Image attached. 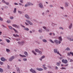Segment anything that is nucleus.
I'll list each match as a JSON object with an SVG mask.
<instances>
[{
    "instance_id": "obj_62",
    "label": "nucleus",
    "mask_w": 73,
    "mask_h": 73,
    "mask_svg": "<svg viewBox=\"0 0 73 73\" xmlns=\"http://www.w3.org/2000/svg\"><path fill=\"white\" fill-rule=\"evenodd\" d=\"M60 60H62V57H60Z\"/></svg>"
},
{
    "instance_id": "obj_49",
    "label": "nucleus",
    "mask_w": 73,
    "mask_h": 73,
    "mask_svg": "<svg viewBox=\"0 0 73 73\" xmlns=\"http://www.w3.org/2000/svg\"><path fill=\"white\" fill-rule=\"evenodd\" d=\"M16 27L17 28H20V27L19 26H17H17H16Z\"/></svg>"
},
{
    "instance_id": "obj_25",
    "label": "nucleus",
    "mask_w": 73,
    "mask_h": 73,
    "mask_svg": "<svg viewBox=\"0 0 73 73\" xmlns=\"http://www.w3.org/2000/svg\"><path fill=\"white\" fill-rule=\"evenodd\" d=\"M6 50L7 52H10V50L8 49H6Z\"/></svg>"
},
{
    "instance_id": "obj_15",
    "label": "nucleus",
    "mask_w": 73,
    "mask_h": 73,
    "mask_svg": "<svg viewBox=\"0 0 73 73\" xmlns=\"http://www.w3.org/2000/svg\"><path fill=\"white\" fill-rule=\"evenodd\" d=\"M42 66H43L44 69V70H46V69H47V68L45 67V64L43 65Z\"/></svg>"
},
{
    "instance_id": "obj_28",
    "label": "nucleus",
    "mask_w": 73,
    "mask_h": 73,
    "mask_svg": "<svg viewBox=\"0 0 73 73\" xmlns=\"http://www.w3.org/2000/svg\"><path fill=\"white\" fill-rule=\"evenodd\" d=\"M42 41L43 42H47V41L46 40L44 39Z\"/></svg>"
},
{
    "instance_id": "obj_34",
    "label": "nucleus",
    "mask_w": 73,
    "mask_h": 73,
    "mask_svg": "<svg viewBox=\"0 0 73 73\" xmlns=\"http://www.w3.org/2000/svg\"><path fill=\"white\" fill-rule=\"evenodd\" d=\"M45 57V56L44 55L43 56H42L41 58L42 59H43V58H44Z\"/></svg>"
},
{
    "instance_id": "obj_60",
    "label": "nucleus",
    "mask_w": 73,
    "mask_h": 73,
    "mask_svg": "<svg viewBox=\"0 0 73 73\" xmlns=\"http://www.w3.org/2000/svg\"><path fill=\"white\" fill-rule=\"evenodd\" d=\"M42 58H40V61H41L42 60Z\"/></svg>"
},
{
    "instance_id": "obj_56",
    "label": "nucleus",
    "mask_w": 73,
    "mask_h": 73,
    "mask_svg": "<svg viewBox=\"0 0 73 73\" xmlns=\"http://www.w3.org/2000/svg\"><path fill=\"white\" fill-rule=\"evenodd\" d=\"M25 24L27 25H28V23H25Z\"/></svg>"
},
{
    "instance_id": "obj_55",
    "label": "nucleus",
    "mask_w": 73,
    "mask_h": 73,
    "mask_svg": "<svg viewBox=\"0 0 73 73\" xmlns=\"http://www.w3.org/2000/svg\"><path fill=\"white\" fill-rule=\"evenodd\" d=\"M20 2H21V3H23V1H22V0L20 1Z\"/></svg>"
},
{
    "instance_id": "obj_53",
    "label": "nucleus",
    "mask_w": 73,
    "mask_h": 73,
    "mask_svg": "<svg viewBox=\"0 0 73 73\" xmlns=\"http://www.w3.org/2000/svg\"><path fill=\"white\" fill-rule=\"evenodd\" d=\"M19 5H22V4L20 3H19Z\"/></svg>"
},
{
    "instance_id": "obj_38",
    "label": "nucleus",
    "mask_w": 73,
    "mask_h": 73,
    "mask_svg": "<svg viewBox=\"0 0 73 73\" xmlns=\"http://www.w3.org/2000/svg\"><path fill=\"white\" fill-rule=\"evenodd\" d=\"M23 60L25 61H27V59H26V58H24L23 59Z\"/></svg>"
},
{
    "instance_id": "obj_42",
    "label": "nucleus",
    "mask_w": 73,
    "mask_h": 73,
    "mask_svg": "<svg viewBox=\"0 0 73 73\" xmlns=\"http://www.w3.org/2000/svg\"><path fill=\"white\" fill-rule=\"evenodd\" d=\"M18 13H19L20 14H21L22 13L20 11H18Z\"/></svg>"
},
{
    "instance_id": "obj_11",
    "label": "nucleus",
    "mask_w": 73,
    "mask_h": 73,
    "mask_svg": "<svg viewBox=\"0 0 73 73\" xmlns=\"http://www.w3.org/2000/svg\"><path fill=\"white\" fill-rule=\"evenodd\" d=\"M1 60L2 61H5L6 60L5 59V58H1Z\"/></svg>"
},
{
    "instance_id": "obj_29",
    "label": "nucleus",
    "mask_w": 73,
    "mask_h": 73,
    "mask_svg": "<svg viewBox=\"0 0 73 73\" xmlns=\"http://www.w3.org/2000/svg\"><path fill=\"white\" fill-rule=\"evenodd\" d=\"M49 41H50V42H52V43H54V42L52 40L50 39Z\"/></svg>"
},
{
    "instance_id": "obj_17",
    "label": "nucleus",
    "mask_w": 73,
    "mask_h": 73,
    "mask_svg": "<svg viewBox=\"0 0 73 73\" xmlns=\"http://www.w3.org/2000/svg\"><path fill=\"white\" fill-rule=\"evenodd\" d=\"M24 54L25 55V56H28V53L27 52H24Z\"/></svg>"
},
{
    "instance_id": "obj_39",
    "label": "nucleus",
    "mask_w": 73,
    "mask_h": 73,
    "mask_svg": "<svg viewBox=\"0 0 73 73\" xmlns=\"http://www.w3.org/2000/svg\"><path fill=\"white\" fill-rule=\"evenodd\" d=\"M3 62L0 61V65H3Z\"/></svg>"
},
{
    "instance_id": "obj_33",
    "label": "nucleus",
    "mask_w": 73,
    "mask_h": 73,
    "mask_svg": "<svg viewBox=\"0 0 73 73\" xmlns=\"http://www.w3.org/2000/svg\"><path fill=\"white\" fill-rule=\"evenodd\" d=\"M7 23H11V21L8 20L7 21Z\"/></svg>"
},
{
    "instance_id": "obj_46",
    "label": "nucleus",
    "mask_w": 73,
    "mask_h": 73,
    "mask_svg": "<svg viewBox=\"0 0 73 73\" xmlns=\"http://www.w3.org/2000/svg\"><path fill=\"white\" fill-rule=\"evenodd\" d=\"M61 69H65V70L66 69V68L62 67L61 68Z\"/></svg>"
},
{
    "instance_id": "obj_10",
    "label": "nucleus",
    "mask_w": 73,
    "mask_h": 73,
    "mask_svg": "<svg viewBox=\"0 0 73 73\" xmlns=\"http://www.w3.org/2000/svg\"><path fill=\"white\" fill-rule=\"evenodd\" d=\"M36 70H38L39 71H42V70H43V69H42V68H36Z\"/></svg>"
},
{
    "instance_id": "obj_57",
    "label": "nucleus",
    "mask_w": 73,
    "mask_h": 73,
    "mask_svg": "<svg viewBox=\"0 0 73 73\" xmlns=\"http://www.w3.org/2000/svg\"><path fill=\"white\" fill-rule=\"evenodd\" d=\"M19 55L20 56H21V57H23V55L21 54H20Z\"/></svg>"
},
{
    "instance_id": "obj_16",
    "label": "nucleus",
    "mask_w": 73,
    "mask_h": 73,
    "mask_svg": "<svg viewBox=\"0 0 73 73\" xmlns=\"http://www.w3.org/2000/svg\"><path fill=\"white\" fill-rule=\"evenodd\" d=\"M8 27L9 28L11 29V30H12V29H14V28H13V27L9 26H8Z\"/></svg>"
},
{
    "instance_id": "obj_8",
    "label": "nucleus",
    "mask_w": 73,
    "mask_h": 73,
    "mask_svg": "<svg viewBox=\"0 0 73 73\" xmlns=\"http://www.w3.org/2000/svg\"><path fill=\"white\" fill-rule=\"evenodd\" d=\"M18 43L19 44H20V45H22L24 44V42L23 41H22L21 42H18Z\"/></svg>"
},
{
    "instance_id": "obj_50",
    "label": "nucleus",
    "mask_w": 73,
    "mask_h": 73,
    "mask_svg": "<svg viewBox=\"0 0 73 73\" xmlns=\"http://www.w3.org/2000/svg\"><path fill=\"white\" fill-rule=\"evenodd\" d=\"M58 44H60V43H61V42L60 41H59L58 42Z\"/></svg>"
},
{
    "instance_id": "obj_24",
    "label": "nucleus",
    "mask_w": 73,
    "mask_h": 73,
    "mask_svg": "<svg viewBox=\"0 0 73 73\" xmlns=\"http://www.w3.org/2000/svg\"><path fill=\"white\" fill-rule=\"evenodd\" d=\"M13 12L14 13H16V8H15L14 9V11H13Z\"/></svg>"
},
{
    "instance_id": "obj_47",
    "label": "nucleus",
    "mask_w": 73,
    "mask_h": 73,
    "mask_svg": "<svg viewBox=\"0 0 73 73\" xmlns=\"http://www.w3.org/2000/svg\"><path fill=\"white\" fill-rule=\"evenodd\" d=\"M2 3H5V2L4 0H2Z\"/></svg>"
},
{
    "instance_id": "obj_59",
    "label": "nucleus",
    "mask_w": 73,
    "mask_h": 73,
    "mask_svg": "<svg viewBox=\"0 0 73 73\" xmlns=\"http://www.w3.org/2000/svg\"><path fill=\"white\" fill-rule=\"evenodd\" d=\"M21 26L22 27H23V28H25V26H24L23 25H21Z\"/></svg>"
},
{
    "instance_id": "obj_13",
    "label": "nucleus",
    "mask_w": 73,
    "mask_h": 73,
    "mask_svg": "<svg viewBox=\"0 0 73 73\" xmlns=\"http://www.w3.org/2000/svg\"><path fill=\"white\" fill-rule=\"evenodd\" d=\"M13 36H14V37H19V35L16 34V35L15 34H13Z\"/></svg>"
},
{
    "instance_id": "obj_51",
    "label": "nucleus",
    "mask_w": 73,
    "mask_h": 73,
    "mask_svg": "<svg viewBox=\"0 0 73 73\" xmlns=\"http://www.w3.org/2000/svg\"><path fill=\"white\" fill-rule=\"evenodd\" d=\"M43 28L44 29H46V27H43Z\"/></svg>"
},
{
    "instance_id": "obj_54",
    "label": "nucleus",
    "mask_w": 73,
    "mask_h": 73,
    "mask_svg": "<svg viewBox=\"0 0 73 73\" xmlns=\"http://www.w3.org/2000/svg\"><path fill=\"white\" fill-rule=\"evenodd\" d=\"M50 7L51 8H52V7H53V6L52 5H50Z\"/></svg>"
},
{
    "instance_id": "obj_22",
    "label": "nucleus",
    "mask_w": 73,
    "mask_h": 73,
    "mask_svg": "<svg viewBox=\"0 0 73 73\" xmlns=\"http://www.w3.org/2000/svg\"><path fill=\"white\" fill-rule=\"evenodd\" d=\"M65 6L66 7H68V3H65Z\"/></svg>"
},
{
    "instance_id": "obj_45",
    "label": "nucleus",
    "mask_w": 73,
    "mask_h": 73,
    "mask_svg": "<svg viewBox=\"0 0 73 73\" xmlns=\"http://www.w3.org/2000/svg\"><path fill=\"white\" fill-rule=\"evenodd\" d=\"M14 4L15 5H18V3H15Z\"/></svg>"
},
{
    "instance_id": "obj_63",
    "label": "nucleus",
    "mask_w": 73,
    "mask_h": 73,
    "mask_svg": "<svg viewBox=\"0 0 73 73\" xmlns=\"http://www.w3.org/2000/svg\"><path fill=\"white\" fill-rule=\"evenodd\" d=\"M46 31L47 32H49V30H48V29L46 30Z\"/></svg>"
},
{
    "instance_id": "obj_64",
    "label": "nucleus",
    "mask_w": 73,
    "mask_h": 73,
    "mask_svg": "<svg viewBox=\"0 0 73 73\" xmlns=\"http://www.w3.org/2000/svg\"><path fill=\"white\" fill-rule=\"evenodd\" d=\"M49 35H50V36H51V35H52V33H49Z\"/></svg>"
},
{
    "instance_id": "obj_7",
    "label": "nucleus",
    "mask_w": 73,
    "mask_h": 73,
    "mask_svg": "<svg viewBox=\"0 0 73 73\" xmlns=\"http://www.w3.org/2000/svg\"><path fill=\"white\" fill-rule=\"evenodd\" d=\"M31 72L32 73H36V72L33 69L31 68L30 70Z\"/></svg>"
},
{
    "instance_id": "obj_30",
    "label": "nucleus",
    "mask_w": 73,
    "mask_h": 73,
    "mask_svg": "<svg viewBox=\"0 0 73 73\" xmlns=\"http://www.w3.org/2000/svg\"><path fill=\"white\" fill-rule=\"evenodd\" d=\"M12 26L13 27H16V26H17V25H16V24H15V25L14 24V25H13Z\"/></svg>"
},
{
    "instance_id": "obj_35",
    "label": "nucleus",
    "mask_w": 73,
    "mask_h": 73,
    "mask_svg": "<svg viewBox=\"0 0 73 73\" xmlns=\"http://www.w3.org/2000/svg\"><path fill=\"white\" fill-rule=\"evenodd\" d=\"M42 29H40V30H39V31H38V32H42Z\"/></svg>"
},
{
    "instance_id": "obj_9",
    "label": "nucleus",
    "mask_w": 73,
    "mask_h": 73,
    "mask_svg": "<svg viewBox=\"0 0 73 73\" xmlns=\"http://www.w3.org/2000/svg\"><path fill=\"white\" fill-rule=\"evenodd\" d=\"M42 4L41 3H40L39 4V7H40V8H42Z\"/></svg>"
},
{
    "instance_id": "obj_43",
    "label": "nucleus",
    "mask_w": 73,
    "mask_h": 73,
    "mask_svg": "<svg viewBox=\"0 0 73 73\" xmlns=\"http://www.w3.org/2000/svg\"><path fill=\"white\" fill-rule=\"evenodd\" d=\"M0 20L1 21H3V19L2 18L0 17Z\"/></svg>"
},
{
    "instance_id": "obj_14",
    "label": "nucleus",
    "mask_w": 73,
    "mask_h": 73,
    "mask_svg": "<svg viewBox=\"0 0 73 73\" xmlns=\"http://www.w3.org/2000/svg\"><path fill=\"white\" fill-rule=\"evenodd\" d=\"M3 72L4 70L3 69L1 68H0V72H1V73H3Z\"/></svg>"
},
{
    "instance_id": "obj_4",
    "label": "nucleus",
    "mask_w": 73,
    "mask_h": 73,
    "mask_svg": "<svg viewBox=\"0 0 73 73\" xmlns=\"http://www.w3.org/2000/svg\"><path fill=\"white\" fill-rule=\"evenodd\" d=\"M62 62L64 63V64H67V63H68V60H65L64 59H62Z\"/></svg>"
},
{
    "instance_id": "obj_3",
    "label": "nucleus",
    "mask_w": 73,
    "mask_h": 73,
    "mask_svg": "<svg viewBox=\"0 0 73 73\" xmlns=\"http://www.w3.org/2000/svg\"><path fill=\"white\" fill-rule=\"evenodd\" d=\"M14 59H15V56H12L9 58V61H12Z\"/></svg>"
},
{
    "instance_id": "obj_19",
    "label": "nucleus",
    "mask_w": 73,
    "mask_h": 73,
    "mask_svg": "<svg viewBox=\"0 0 73 73\" xmlns=\"http://www.w3.org/2000/svg\"><path fill=\"white\" fill-rule=\"evenodd\" d=\"M58 38H59V40H61V41H62V38L61 37V36L59 37Z\"/></svg>"
},
{
    "instance_id": "obj_41",
    "label": "nucleus",
    "mask_w": 73,
    "mask_h": 73,
    "mask_svg": "<svg viewBox=\"0 0 73 73\" xmlns=\"http://www.w3.org/2000/svg\"><path fill=\"white\" fill-rule=\"evenodd\" d=\"M13 30L15 31V32L17 33V31H16V30L15 29H13Z\"/></svg>"
},
{
    "instance_id": "obj_31",
    "label": "nucleus",
    "mask_w": 73,
    "mask_h": 73,
    "mask_svg": "<svg viewBox=\"0 0 73 73\" xmlns=\"http://www.w3.org/2000/svg\"><path fill=\"white\" fill-rule=\"evenodd\" d=\"M32 52L34 54H35V55H36V53L35 52H34V51H32Z\"/></svg>"
},
{
    "instance_id": "obj_5",
    "label": "nucleus",
    "mask_w": 73,
    "mask_h": 73,
    "mask_svg": "<svg viewBox=\"0 0 73 73\" xmlns=\"http://www.w3.org/2000/svg\"><path fill=\"white\" fill-rule=\"evenodd\" d=\"M26 21H27V23H29V24H30V25H33V23H31V22H30V21H28V20H26Z\"/></svg>"
},
{
    "instance_id": "obj_40",
    "label": "nucleus",
    "mask_w": 73,
    "mask_h": 73,
    "mask_svg": "<svg viewBox=\"0 0 73 73\" xmlns=\"http://www.w3.org/2000/svg\"><path fill=\"white\" fill-rule=\"evenodd\" d=\"M66 50H70V48H66Z\"/></svg>"
},
{
    "instance_id": "obj_21",
    "label": "nucleus",
    "mask_w": 73,
    "mask_h": 73,
    "mask_svg": "<svg viewBox=\"0 0 73 73\" xmlns=\"http://www.w3.org/2000/svg\"><path fill=\"white\" fill-rule=\"evenodd\" d=\"M72 24L71 23L70 25L69 26V29H71V28H72Z\"/></svg>"
},
{
    "instance_id": "obj_6",
    "label": "nucleus",
    "mask_w": 73,
    "mask_h": 73,
    "mask_svg": "<svg viewBox=\"0 0 73 73\" xmlns=\"http://www.w3.org/2000/svg\"><path fill=\"white\" fill-rule=\"evenodd\" d=\"M35 51L36 52H38L40 54H42V52L41 51H40L39 50L37 49H35Z\"/></svg>"
},
{
    "instance_id": "obj_44",
    "label": "nucleus",
    "mask_w": 73,
    "mask_h": 73,
    "mask_svg": "<svg viewBox=\"0 0 73 73\" xmlns=\"http://www.w3.org/2000/svg\"><path fill=\"white\" fill-rule=\"evenodd\" d=\"M59 29H62V30L64 29L62 27H59Z\"/></svg>"
},
{
    "instance_id": "obj_2",
    "label": "nucleus",
    "mask_w": 73,
    "mask_h": 73,
    "mask_svg": "<svg viewBox=\"0 0 73 73\" xmlns=\"http://www.w3.org/2000/svg\"><path fill=\"white\" fill-rule=\"evenodd\" d=\"M29 5H33V4L32 3L29 2L27 4L25 5V7H27V6H29Z\"/></svg>"
},
{
    "instance_id": "obj_20",
    "label": "nucleus",
    "mask_w": 73,
    "mask_h": 73,
    "mask_svg": "<svg viewBox=\"0 0 73 73\" xmlns=\"http://www.w3.org/2000/svg\"><path fill=\"white\" fill-rule=\"evenodd\" d=\"M6 41H7V42H8V43L10 42V40H9L7 39H6Z\"/></svg>"
},
{
    "instance_id": "obj_37",
    "label": "nucleus",
    "mask_w": 73,
    "mask_h": 73,
    "mask_svg": "<svg viewBox=\"0 0 73 73\" xmlns=\"http://www.w3.org/2000/svg\"><path fill=\"white\" fill-rule=\"evenodd\" d=\"M5 4H6L7 5H9V3L8 2H5Z\"/></svg>"
},
{
    "instance_id": "obj_36",
    "label": "nucleus",
    "mask_w": 73,
    "mask_h": 73,
    "mask_svg": "<svg viewBox=\"0 0 73 73\" xmlns=\"http://www.w3.org/2000/svg\"><path fill=\"white\" fill-rule=\"evenodd\" d=\"M16 40L18 41H20V38H17L16 39Z\"/></svg>"
},
{
    "instance_id": "obj_18",
    "label": "nucleus",
    "mask_w": 73,
    "mask_h": 73,
    "mask_svg": "<svg viewBox=\"0 0 73 73\" xmlns=\"http://www.w3.org/2000/svg\"><path fill=\"white\" fill-rule=\"evenodd\" d=\"M25 17H27V19H29V16L27 15H25Z\"/></svg>"
},
{
    "instance_id": "obj_23",
    "label": "nucleus",
    "mask_w": 73,
    "mask_h": 73,
    "mask_svg": "<svg viewBox=\"0 0 73 73\" xmlns=\"http://www.w3.org/2000/svg\"><path fill=\"white\" fill-rule=\"evenodd\" d=\"M68 39L70 40V41H73V39H71L70 38H68Z\"/></svg>"
},
{
    "instance_id": "obj_48",
    "label": "nucleus",
    "mask_w": 73,
    "mask_h": 73,
    "mask_svg": "<svg viewBox=\"0 0 73 73\" xmlns=\"http://www.w3.org/2000/svg\"><path fill=\"white\" fill-rule=\"evenodd\" d=\"M10 19H13V17H10Z\"/></svg>"
},
{
    "instance_id": "obj_58",
    "label": "nucleus",
    "mask_w": 73,
    "mask_h": 73,
    "mask_svg": "<svg viewBox=\"0 0 73 73\" xmlns=\"http://www.w3.org/2000/svg\"><path fill=\"white\" fill-rule=\"evenodd\" d=\"M2 34V32L0 31V35H1Z\"/></svg>"
},
{
    "instance_id": "obj_32",
    "label": "nucleus",
    "mask_w": 73,
    "mask_h": 73,
    "mask_svg": "<svg viewBox=\"0 0 73 73\" xmlns=\"http://www.w3.org/2000/svg\"><path fill=\"white\" fill-rule=\"evenodd\" d=\"M26 31H29V29L28 28H26L24 29Z\"/></svg>"
},
{
    "instance_id": "obj_12",
    "label": "nucleus",
    "mask_w": 73,
    "mask_h": 73,
    "mask_svg": "<svg viewBox=\"0 0 73 73\" xmlns=\"http://www.w3.org/2000/svg\"><path fill=\"white\" fill-rule=\"evenodd\" d=\"M70 54H72V55L73 56V53L72 52H70V53H68V56H70Z\"/></svg>"
},
{
    "instance_id": "obj_1",
    "label": "nucleus",
    "mask_w": 73,
    "mask_h": 73,
    "mask_svg": "<svg viewBox=\"0 0 73 73\" xmlns=\"http://www.w3.org/2000/svg\"><path fill=\"white\" fill-rule=\"evenodd\" d=\"M54 51L55 53H57V54H59V55L60 56H61V54H60V53H59V51H57V49H54Z\"/></svg>"
},
{
    "instance_id": "obj_26",
    "label": "nucleus",
    "mask_w": 73,
    "mask_h": 73,
    "mask_svg": "<svg viewBox=\"0 0 73 73\" xmlns=\"http://www.w3.org/2000/svg\"><path fill=\"white\" fill-rule=\"evenodd\" d=\"M55 42H56V44H57L58 43V40H55L54 41Z\"/></svg>"
},
{
    "instance_id": "obj_27",
    "label": "nucleus",
    "mask_w": 73,
    "mask_h": 73,
    "mask_svg": "<svg viewBox=\"0 0 73 73\" xmlns=\"http://www.w3.org/2000/svg\"><path fill=\"white\" fill-rule=\"evenodd\" d=\"M60 63L59 62H57V65L58 66H60Z\"/></svg>"
},
{
    "instance_id": "obj_61",
    "label": "nucleus",
    "mask_w": 73,
    "mask_h": 73,
    "mask_svg": "<svg viewBox=\"0 0 73 73\" xmlns=\"http://www.w3.org/2000/svg\"><path fill=\"white\" fill-rule=\"evenodd\" d=\"M30 33H32V31H30Z\"/></svg>"
},
{
    "instance_id": "obj_52",
    "label": "nucleus",
    "mask_w": 73,
    "mask_h": 73,
    "mask_svg": "<svg viewBox=\"0 0 73 73\" xmlns=\"http://www.w3.org/2000/svg\"><path fill=\"white\" fill-rule=\"evenodd\" d=\"M23 57H26V56H25V55H23Z\"/></svg>"
}]
</instances>
